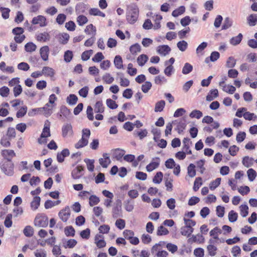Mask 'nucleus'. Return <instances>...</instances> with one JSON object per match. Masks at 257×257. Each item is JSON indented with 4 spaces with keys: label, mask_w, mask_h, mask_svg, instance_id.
Listing matches in <instances>:
<instances>
[{
    "label": "nucleus",
    "mask_w": 257,
    "mask_h": 257,
    "mask_svg": "<svg viewBox=\"0 0 257 257\" xmlns=\"http://www.w3.org/2000/svg\"><path fill=\"white\" fill-rule=\"evenodd\" d=\"M24 235L27 237H31L34 234V229L30 225L26 226L23 230Z\"/></svg>",
    "instance_id": "obj_41"
},
{
    "label": "nucleus",
    "mask_w": 257,
    "mask_h": 257,
    "mask_svg": "<svg viewBox=\"0 0 257 257\" xmlns=\"http://www.w3.org/2000/svg\"><path fill=\"white\" fill-rule=\"evenodd\" d=\"M183 220L185 223L184 226L189 228L190 229H192V230L194 231L193 227L196 225V221L192 219L187 218L185 217H184Z\"/></svg>",
    "instance_id": "obj_29"
},
{
    "label": "nucleus",
    "mask_w": 257,
    "mask_h": 257,
    "mask_svg": "<svg viewBox=\"0 0 257 257\" xmlns=\"http://www.w3.org/2000/svg\"><path fill=\"white\" fill-rule=\"evenodd\" d=\"M72 126L70 123H65L62 127V136L63 138H67L68 136L73 134Z\"/></svg>",
    "instance_id": "obj_11"
},
{
    "label": "nucleus",
    "mask_w": 257,
    "mask_h": 257,
    "mask_svg": "<svg viewBox=\"0 0 257 257\" xmlns=\"http://www.w3.org/2000/svg\"><path fill=\"white\" fill-rule=\"evenodd\" d=\"M70 152L68 149H63L61 152H58L57 154V160L59 163L64 162L65 158L69 156Z\"/></svg>",
    "instance_id": "obj_14"
},
{
    "label": "nucleus",
    "mask_w": 257,
    "mask_h": 257,
    "mask_svg": "<svg viewBox=\"0 0 257 257\" xmlns=\"http://www.w3.org/2000/svg\"><path fill=\"white\" fill-rule=\"evenodd\" d=\"M70 114V110L65 105H62L60 107V112L58 113L59 118H62L63 117L67 118Z\"/></svg>",
    "instance_id": "obj_18"
},
{
    "label": "nucleus",
    "mask_w": 257,
    "mask_h": 257,
    "mask_svg": "<svg viewBox=\"0 0 257 257\" xmlns=\"http://www.w3.org/2000/svg\"><path fill=\"white\" fill-rule=\"evenodd\" d=\"M34 224L38 227H46L48 225V217L44 213H38L34 219Z\"/></svg>",
    "instance_id": "obj_3"
},
{
    "label": "nucleus",
    "mask_w": 257,
    "mask_h": 257,
    "mask_svg": "<svg viewBox=\"0 0 257 257\" xmlns=\"http://www.w3.org/2000/svg\"><path fill=\"white\" fill-rule=\"evenodd\" d=\"M125 209L128 212H132L134 208V203L131 200L127 199L124 202Z\"/></svg>",
    "instance_id": "obj_35"
},
{
    "label": "nucleus",
    "mask_w": 257,
    "mask_h": 257,
    "mask_svg": "<svg viewBox=\"0 0 257 257\" xmlns=\"http://www.w3.org/2000/svg\"><path fill=\"white\" fill-rule=\"evenodd\" d=\"M238 214L233 210H231L228 213V219L231 222H234L237 219Z\"/></svg>",
    "instance_id": "obj_61"
},
{
    "label": "nucleus",
    "mask_w": 257,
    "mask_h": 257,
    "mask_svg": "<svg viewBox=\"0 0 257 257\" xmlns=\"http://www.w3.org/2000/svg\"><path fill=\"white\" fill-rule=\"evenodd\" d=\"M94 242L97 247L98 248H102L106 246V242L104 239L103 235L97 234L94 237Z\"/></svg>",
    "instance_id": "obj_12"
},
{
    "label": "nucleus",
    "mask_w": 257,
    "mask_h": 257,
    "mask_svg": "<svg viewBox=\"0 0 257 257\" xmlns=\"http://www.w3.org/2000/svg\"><path fill=\"white\" fill-rule=\"evenodd\" d=\"M178 48L182 52L185 51L188 47V43L184 40L179 41L177 44Z\"/></svg>",
    "instance_id": "obj_49"
},
{
    "label": "nucleus",
    "mask_w": 257,
    "mask_h": 257,
    "mask_svg": "<svg viewBox=\"0 0 257 257\" xmlns=\"http://www.w3.org/2000/svg\"><path fill=\"white\" fill-rule=\"evenodd\" d=\"M104 111V106L102 101H98L94 105V112L96 113H103Z\"/></svg>",
    "instance_id": "obj_31"
},
{
    "label": "nucleus",
    "mask_w": 257,
    "mask_h": 257,
    "mask_svg": "<svg viewBox=\"0 0 257 257\" xmlns=\"http://www.w3.org/2000/svg\"><path fill=\"white\" fill-rule=\"evenodd\" d=\"M242 164L246 168H249L253 165V159L248 156H245L242 161Z\"/></svg>",
    "instance_id": "obj_30"
},
{
    "label": "nucleus",
    "mask_w": 257,
    "mask_h": 257,
    "mask_svg": "<svg viewBox=\"0 0 257 257\" xmlns=\"http://www.w3.org/2000/svg\"><path fill=\"white\" fill-rule=\"evenodd\" d=\"M222 90L229 94H233L235 91L236 88L231 85H224L223 86Z\"/></svg>",
    "instance_id": "obj_47"
},
{
    "label": "nucleus",
    "mask_w": 257,
    "mask_h": 257,
    "mask_svg": "<svg viewBox=\"0 0 257 257\" xmlns=\"http://www.w3.org/2000/svg\"><path fill=\"white\" fill-rule=\"evenodd\" d=\"M11 140L7 136H3L1 139L0 143L3 147L8 148L11 146Z\"/></svg>",
    "instance_id": "obj_40"
},
{
    "label": "nucleus",
    "mask_w": 257,
    "mask_h": 257,
    "mask_svg": "<svg viewBox=\"0 0 257 257\" xmlns=\"http://www.w3.org/2000/svg\"><path fill=\"white\" fill-rule=\"evenodd\" d=\"M50 125V122L49 120H47L45 122L40 137L38 139V143L39 144H46L47 143V138L51 136Z\"/></svg>",
    "instance_id": "obj_2"
},
{
    "label": "nucleus",
    "mask_w": 257,
    "mask_h": 257,
    "mask_svg": "<svg viewBox=\"0 0 257 257\" xmlns=\"http://www.w3.org/2000/svg\"><path fill=\"white\" fill-rule=\"evenodd\" d=\"M58 216L63 222H66L70 216V210L69 206H67L61 209L58 213Z\"/></svg>",
    "instance_id": "obj_7"
},
{
    "label": "nucleus",
    "mask_w": 257,
    "mask_h": 257,
    "mask_svg": "<svg viewBox=\"0 0 257 257\" xmlns=\"http://www.w3.org/2000/svg\"><path fill=\"white\" fill-rule=\"evenodd\" d=\"M148 57L146 54H141L137 58V62L139 66H143L148 60Z\"/></svg>",
    "instance_id": "obj_33"
},
{
    "label": "nucleus",
    "mask_w": 257,
    "mask_h": 257,
    "mask_svg": "<svg viewBox=\"0 0 257 257\" xmlns=\"http://www.w3.org/2000/svg\"><path fill=\"white\" fill-rule=\"evenodd\" d=\"M218 96V91L217 89H212L206 96V100L209 101L213 100Z\"/></svg>",
    "instance_id": "obj_23"
},
{
    "label": "nucleus",
    "mask_w": 257,
    "mask_h": 257,
    "mask_svg": "<svg viewBox=\"0 0 257 257\" xmlns=\"http://www.w3.org/2000/svg\"><path fill=\"white\" fill-rule=\"evenodd\" d=\"M111 154L112 157L116 160H120L122 157L125 154V151L123 150L117 148L111 150Z\"/></svg>",
    "instance_id": "obj_16"
},
{
    "label": "nucleus",
    "mask_w": 257,
    "mask_h": 257,
    "mask_svg": "<svg viewBox=\"0 0 257 257\" xmlns=\"http://www.w3.org/2000/svg\"><path fill=\"white\" fill-rule=\"evenodd\" d=\"M61 203V201L59 200H58L57 201H52L51 200H47L45 201L44 204V207L46 209H50L52 207L59 205Z\"/></svg>",
    "instance_id": "obj_26"
},
{
    "label": "nucleus",
    "mask_w": 257,
    "mask_h": 257,
    "mask_svg": "<svg viewBox=\"0 0 257 257\" xmlns=\"http://www.w3.org/2000/svg\"><path fill=\"white\" fill-rule=\"evenodd\" d=\"M232 20L229 17H226L222 26V30H226L230 28L232 25Z\"/></svg>",
    "instance_id": "obj_53"
},
{
    "label": "nucleus",
    "mask_w": 257,
    "mask_h": 257,
    "mask_svg": "<svg viewBox=\"0 0 257 257\" xmlns=\"http://www.w3.org/2000/svg\"><path fill=\"white\" fill-rule=\"evenodd\" d=\"M90 136V131L89 129L85 128L82 130V137L79 141L75 144L76 149H80L87 146L88 143V139Z\"/></svg>",
    "instance_id": "obj_4"
},
{
    "label": "nucleus",
    "mask_w": 257,
    "mask_h": 257,
    "mask_svg": "<svg viewBox=\"0 0 257 257\" xmlns=\"http://www.w3.org/2000/svg\"><path fill=\"white\" fill-rule=\"evenodd\" d=\"M130 51L133 55H136L138 53L141 52V46L138 43H136L130 47Z\"/></svg>",
    "instance_id": "obj_37"
},
{
    "label": "nucleus",
    "mask_w": 257,
    "mask_h": 257,
    "mask_svg": "<svg viewBox=\"0 0 257 257\" xmlns=\"http://www.w3.org/2000/svg\"><path fill=\"white\" fill-rule=\"evenodd\" d=\"M36 48L37 46L33 42H28L25 46V50L28 52L35 51Z\"/></svg>",
    "instance_id": "obj_42"
},
{
    "label": "nucleus",
    "mask_w": 257,
    "mask_h": 257,
    "mask_svg": "<svg viewBox=\"0 0 257 257\" xmlns=\"http://www.w3.org/2000/svg\"><path fill=\"white\" fill-rule=\"evenodd\" d=\"M54 70L48 66H45L42 68V74L45 76L52 77L55 75Z\"/></svg>",
    "instance_id": "obj_20"
},
{
    "label": "nucleus",
    "mask_w": 257,
    "mask_h": 257,
    "mask_svg": "<svg viewBox=\"0 0 257 257\" xmlns=\"http://www.w3.org/2000/svg\"><path fill=\"white\" fill-rule=\"evenodd\" d=\"M112 215L114 218L122 216V210L121 203H118L112 208Z\"/></svg>",
    "instance_id": "obj_13"
},
{
    "label": "nucleus",
    "mask_w": 257,
    "mask_h": 257,
    "mask_svg": "<svg viewBox=\"0 0 257 257\" xmlns=\"http://www.w3.org/2000/svg\"><path fill=\"white\" fill-rule=\"evenodd\" d=\"M169 233L168 230L164 227L163 225H161L158 227L157 232V234L158 236L165 235Z\"/></svg>",
    "instance_id": "obj_58"
},
{
    "label": "nucleus",
    "mask_w": 257,
    "mask_h": 257,
    "mask_svg": "<svg viewBox=\"0 0 257 257\" xmlns=\"http://www.w3.org/2000/svg\"><path fill=\"white\" fill-rule=\"evenodd\" d=\"M41 198L39 196H35L31 202V208L33 210H37L40 204Z\"/></svg>",
    "instance_id": "obj_21"
},
{
    "label": "nucleus",
    "mask_w": 257,
    "mask_h": 257,
    "mask_svg": "<svg viewBox=\"0 0 257 257\" xmlns=\"http://www.w3.org/2000/svg\"><path fill=\"white\" fill-rule=\"evenodd\" d=\"M193 69V66L191 64L185 63L182 68V72L183 74L186 75L191 72Z\"/></svg>",
    "instance_id": "obj_38"
},
{
    "label": "nucleus",
    "mask_w": 257,
    "mask_h": 257,
    "mask_svg": "<svg viewBox=\"0 0 257 257\" xmlns=\"http://www.w3.org/2000/svg\"><path fill=\"white\" fill-rule=\"evenodd\" d=\"M186 126L185 120H181L177 122V130L178 132L180 134L183 132Z\"/></svg>",
    "instance_id": "obj_54"
},
{
    "label": "nucleus",
    "mask_w": 257,
    "mask_h": 257,
    "mask_svg": "<svg viewBox=\"0 0 257 257\" xmlns=\"http://www.w3.org/2000/svg\"><path fill=\"white\" fill-rule=\"evenodd\" d=\"M49 51V48L48 46H45L40 48V54L43 60L47 61L48 60Z\"/></svg>",
    "instance_id": "obj_19"
},
{
    "label": "nucleus",
    "mask_w": 257,
    "mask_h": 257,
    "mask_svg": "<svg viewBox=\"0 0 257 257\" xmlns=\"http://www.w3.org/2000/svg\"><path fill=\"white\" fill-rule=\"evenodd\" d=\"M181 234L185 236L189 237L191 234L193 232L192 229H190L185 226H182L181 229Z\"/></svg>",
    "instance_id": "obj_44"
},
{
    "label": "nucleus",
    "mask_w": 257,
    "mask_h": 257,
    "mask_svg": "<svg viewBox=\"0 0 257 257\" xmlns=\"http://www.w3.org/2000/svg\"><path fill=\"white\" fill-rule=\"evenodd\" d=\"M84 162L86 164L87 169L90 172H92L94 170V160H90V159H85Z\"/></svg>",
    "instance_id": "obj_56"
},
{
    "label": "nucleus",
    "mask_w": 257,
    "mask_h": 257,
    "mask_svg": "<svg viewBox=\"0 0 257 257\" xmlns=\"http://www.w3.org/2000/svg\"><path fill=\"white\" fill-rule=\"evenodd\" d=\"M70 36L67 33H62L59 35L58 40L60 44L65 45L66 44L69 39Z\"/></svg>",
    "instance_id": "obj_24"
},
{
    "label": "nucleus",
    "mask_w": 257,
    "mask_h": 257,
    "mask_svg": "<svg viewBox=\"0 0 257 257\" xmlns=\"http://www.w3.org/2000/svg\"><path fill=\"white\" fill-rule=\"evenodd\" d=\"M185 12V7L183 6H181L175 9L172 12V15L174 17H177L183 14Z\"/></svg>",
    "instance_id": "obj_32"
},
{
    "label": "nucleus",
    "mask_w": 257,
    "mask_h": 257,
    "mask_svg": "<svg viewBox=\"0 0 257 257\" xmlns=\"http://www.w3.org/2000/svg\"><path fill=\"white\" fill-rule=\"evenodd\" d=\"M36 39L39 42H45L50 40V35L48 33L44 32L36 35Z\"/></svg>",
    "instance_id": "obj_17"
},
{
    "label": "nucleus",
    "mask_w": 257,
    "mask_h": 257,
    "mask_svg": "<svg viewBox=\"0 0 257 257\" xmlns=\"http://www.w3.org/2000/svg\"><path fill=\"white\" fill-rule=\"evenodd\" d=\"M221 180L220 178H217L215 180L212 181L209 184L210 190H214L216 189L220 185Z\"/></svg>",
    "instance_id": "obj_59"
},
{
    "label": "nucleus",
    "mask_w": 257,
    "mask_h": 257,
    "mask_svg": "<svg viewBox=\"0 0 257 257\" xmlns=\"http://www.w3.org/2000/svg\"><path fill=\"white\" fill-rule=\"evenodd\" d=\"M1 154L3 158L7 160L6 162H12V159L16 155L13 150H3Z\"/></svg>",
    "instance_id": "obj_9"
},
{
    "label": "nucleus",
    "mask_w": 257,
    "mask_h": 257,
    "mask_svg": "<svg viewBox=\"0 0 257 257\" xmlns=\"http://www.w3.org/2000/svg\"><path fill=\"white\" fill-rule=\"evenodd\" d=\"M106 104L108 107L112 109H116L118 107V105L115 101L110 98L106 99Z\"/></svg>",
    "instance_id": "obj_57"
},
{
    "label": "nucleus",
    "mask_w": 257,
    "mask_h": 257,
    "mask_svg": "<svg viewBox=\"0 0 257 257\" xmlns=\"http://www.w3.org/2000/svg\"><path fill=\"white\" fill-rule=\"evenodd\" d=\"M243 36L241 33H239L237 36L233 37L230 39L229 42L233 46L238 45L241 41Z\"/></svg>",
    "instance_id": "obj_22"
},
{
    "label": "nucleus",
    "mask_w": 257,
    "mask_h": 257,
    "mask_svg": "<svg viewBox=\"0 0 257 257\" xmlns=\"http://www.w3.org/2000/svg\"><path fill=\"white\" fill-rule=\"evenodd\" d=\"M77 244V241L74 239H69L66 243H63V246L65 248H73Z\"/></svg>",
    "instance_id": "obj_55"
},
{
    "label": "nucleus",
    "mask_w": 257,
    "mask_h": 257,
    "mask_svg": "<svg viewBox=\"0 0 257 257\" xmlns=\"http://www.w3.org/2000/svg\"><path fill=\"white\" fill-rule=\"evenodd\" d=\"M89 204L91 206L97 205L100 202L99 197L94 195H91L89 198Z\"/></svg>",
    "instance_id": "obj_48"
},
{
    "label": "nucleus",
    "mask_w": 257,
    "mask_h": 257,
    "mask_svg": "<svg viewBox=\"0 0 257 257\" xmlns=\"http://www.w3.org/2000/svg\"><path fill=\"white\" fill-rule=\"evenodd\" d=\"M247 174L250 181H253L256 176V173L253 169H249L247 171Z\"/></svg>",
    "instance_id": "obj_64"
},
{
    "label": "nucleus",
    "mask_w": 257,
    "mask_h": 257,
    "mask_svg": "<svg viewBox=\"0 0 257 257\" xmlns=\"http://www.w3.org/2000/svg\"><path fill=\"white\" fill-rule=\"evenodd\" d=\"M102 80L106 84H111L113 82L114 79L113 77L111 76V75L109 73H105L102 76Z\"/></svg>",
    "instance_id": "obj_63"
},
{
    "label": "nucleus",
    "mask_w": 257,
    "mask_h": 257,
    "mask_svg": "<svg viewBox=\"0 0 257 257\" xmlns=\"http://www.w3.org/2000/svg\"><path fill=\"white\" fill-rule=\"evenodd\" d=\"M84 174V169L81 166H77L73 169L71 172V176L74 179L80 178Z\"/></svg>",
    "instance_id": "obj_8"
},
{
    "label": "nucleus",
    "mask_w": 257,
    "mask_h": 257,
    "mask_svg": "<svg viewBox=\"0 0 257 257\" xmlns=\"http://www.w3.org/2000/svg\"><path fill=\"white\" fill-rule=\"evenodd\" d=\"M31 23L33 25H39L40 27H44L47 25L46 18L42 15H39L34 17Z\"/></svg>",
    "instance_id": "obj_6"
},
{
    "label": "nucleus",
    "mask_w": 257,
    "mask_h": 257,
    "mask_svg": "<svg viewBox=\"0 0 257 257\" xmlns=\"http://www.w3.org/2000/svg\"><path fill=\"white\" fill-rule=\"evenodd\" d=\"M139 10L138 6L134 4H132L127 6L126 19L130 24H135L139 17Z\"/></svg>",
    "instance_id": "obj_1"
},
{
    "label": "nucleus",
    "mask_w": 257,
    "mask_h": 257,
    "mask_svg": "<svg viewBox=\"0 0 257 257\" xmlns=\"http://www.w3.org/2000/svg\"><path fill=\"white\" fill-rule=\"evenodd\" d=\"M12 217V214H8L7 215L4 221V224L6 227L9 228L12 226L13 223Z\"/></svg>",
    "instance_id": "obj_62"
},
{
    "label": "nucleus",
    "mask_w": 257,
    "mask_h": 257,
    "mask_svg": "<svg viewBox=\"0 0 257 257\" xmlns=\"http://www.w3.org/2000/svg\"><path fill=\"white\" fill-rule=\"evenodd\" d=\"M75 232V229L72 226H67L64 229L65 234L67 236H74Z\"/></svg>",
    "instance_id": "obj_52"
},
{
    "label": "nucleus",
    "mask_w": 257,
    "mask_h": 257,
    "mask_svg": "<svg viewBox=\"0 0 257 257\" xmlns=\"http://www.w3.org/2000/svg\"><path fill=\"white\" fill-rule=\"evenodd\" d=\"M187 174L191 178H193L195 176L196 172L195 170V165L194 164L191 163L188 166Z\"/></svg>",
    "instance_id": "obj_34"
},
{
    "label": "nucleus",
    "mask_w": 257,
    "mask_h": 257,
    "mask_svg": "<svg viewBox=\"0 0 257 257\" xmlns=\"http://www.w3.org/2000/svg\"><path fill=\"white\" fill-rule=\"evenodd\" d=\"M77 96L73 94H70L66 99L67 102L70 105H75L77 103Z\"/></svg>",
    "instance_id": "obj_36"
},
{
    "label": "nucleus",
    "mask_w": 257,
    "mask_h": 257,
    "mask_svg": "<svg viewBox=\"0 0 257 257\" xmlns=\"http://www.w3.org/2000/svg\"><path fill=\"white\" fill-rule=\"evenodd\" d=\"M202 185V179L201 177H197L194 182L193 190L197 191Z\"/></svg>",
    "instance_id": "obj_45"
},
{
    "label": "nucleus",
    "mask_w": 257,
    "mask_h": 257,
    "mask_svg": "<svg viewBox=\"0 0 257 257\" xmlns=\"http://www.w3.org/2000/svg\"><path fill=\"white\" fill-rule=\"evenodd\" d=\"M171 51V48L168 45H163L159 46L157 48V52L162 56H166Z\"/></svg>",
    "instance_id": "obj_15"
},
{
    "label": "nucleus",
    "mask_w": 257,
    "mask_h": 257,
    "mask_svg": "<svg viewBox=\"0 0 257 257\" xmlns=\"http://www.w3.org/2000/svg\"><path fill=\"white\" fill-rule=\"evenodd\" d=\"M27 106L24 105L20 108V109L17 112L16 116L18 118H20L24 116L27 112Z\"/></svg>",
    "instance_id": "obj_46"
},
{
    "label": "nucleus",
    "mask_w": 257,
    "mask_h": 257,
    "mask_svg": "<svg viewBox=\"0 0 257 257\" xmlns=\"http://www.w3.org/2000/svg\"><path fill=\"white\" fill-rule=\"evenodd\" d=\"M236 60L232 56L229 57L226 61V66L227 68H232L236 64Z\"/></svg>",
    "instance_id": "obj_43"
},
{
    "label": "nucleus",
    "mask_w": 257,
    "mask_h": 257,
    "mask_svg": "<svg viewBox=\"0 0 257 257\" xmlns=\"http://www.w3.org/2000/svg\"><path fill=\"white\" fill-rule=\"evenodd\" d=\"M165 101L163 100L157 102L155 104V111L156 112L162 111L165 107Z\"/></svg>",
    "instance_id": "obj_27"
},
{
    "label": "nucleus",
    "mask_w": 257,
    "mask_h": 257,
    "mask_svg": "<svg viewBox=\"0 0 257 257\" xmlns=\"http://www.w3.org/2000/svg\"><path fill=\"white\" fill-rule=\"evenodd\" d=\"M248 24L250 26H254L257 23V14H251L247 18Z\"/></svg>",
    "instance_id": "obj_25"
},
{
    "label": "nucleus",
    "mask_w": 257,
    "mask_h": 257,
    "mask_svg": "<svg viewBox=\"0 0 257 257\" xmlns=\"http://www.w3.org/2000/svg\"><path fill=\"white\" fill-rule=\"evenodd\" d=\"M222 230L218 227H215L210 231V235L213 236L214 239H218V234H221Z\"/></svg>",
    "instance_id": "obj_39"
},
{
    "label": "nucleus",
    "mask_w": 257,
    "mask_h": 257,
    "mask_svg": "<svg viewBox=\"0 0 257 257\" xmlns=\"http://www.w3.org/2000/svg\"><path fill=\"white\" fill-rule=\"evenodd\" d=\"M73 53L70 50H67L64 54V60L67 62H70L73 58Z\"/></svg>",
    "instance_id": "obj_60"
},
{
    "label": "nucleus",
    "mask_w": 257,
    "mask_h": 257,
    "mask_svg": "<svg viewBox=\"0 0 257 257\" xmlns=\"http://www.w3.org/2000/svg\"><path fill=\"white\" fill-rule=\"evenodd\" d=\"M160 163V159L159 157H155L152 159L151 162L146 166V170L148 172H152L157 168Z\"/></svg>",
    "instance_id": "obj_10"
},
{
    "label": "nucleus",
    "mask_w": 257,
    "mask_h": 257,
    "mask_svg": "<svg viewBox=\"0 0 257 257\" xmlns=\"http://www.w3.org/2000/svg\"><path fill=\"white\" fill-rule=\"evenodd\" d=\"M2 171L6 175L12 176L14 174V164L12 162H3L0 165Z\"/></svg>",
    "instance_id": "obj_5"
},
{
    "label": "nucleus",
    "mask_w": 257,
    "mask_h": 257,
    "mask_svg": "<svg viewBox=\"0 0 257 257\" xmlns=\"http://www.w3.org/2000/svg\"><path fill=\"white\" fill-rule=\"evenodd\" d=\"M163 177V173L161 172H158L154 177L153 182L155 184H160L162 181Z\"/></svg>",
    "instance_id": "obj_50"
},
{
    "label": "nucleus",
    "mask_w": 257,
    "mask_h": 257,
    "mask_svg": "<svg viewBox=\"0 0 257 257\" xmlns=\"http://www.w3.org/2000/svg\"><path fill=\"white\" fill-rule=\"evenodd\" d=\"M202 116V112L197 109L193 110L189 114V116L191 118H196L197 119H200Z\"/></svg>",
    "instance_id": "obj_51"
},
{
    "label": "nucleus",
    "mask_w": 257,
    "mask_h": 257,
    "mask_svg": "<svg viewBox=\"0 0 257 257\" xmlns=\"http://www.w3.org/2000/svg\"><path fill=\"white\" fill-rule=\"evenodd\" d=\"M113 62L115 67L117 69H120L123 68L122 59L120 56L116 55L114 59Z\"/></svg>",
    "instance_id": "obj_28"
}]
</instances>
